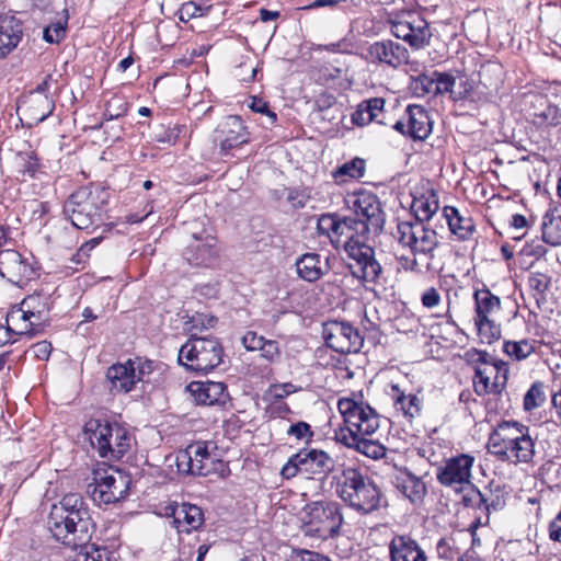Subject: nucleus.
I'll list each match as a JSON object with an SVG mask.
<instances>
[{
  "mask_svg": "<svg viewBox=\"0 0 561 561\" xmlns=\"http://www.w3.org/2000/svg\"><path fill=\"white\" fill-rule=\"evenodd\" d=\"M47 527L55 540L70 549L85 546L92 538L94 522L84 497L65 494L50 506Z\"/></svg>",
  "mask_w": 561,
  "mask_h": 561,
  "instance_id": "obj_1",
  "label": "nucleus"
},
{
  "mask_svg": "<svg viewBox=\"0 0 561 561\" xmlns=\"http://www.w3.org/2000/svg\"><path fill=\"white\" fill-rule=\"evenodd\" d=\"M337 409L343 416L345 428L335 432L336 440L371 459L386 455V447L376 439L367 438L379 428L376 411L363 402L342 398Z\"/></svg>",
  "mask_w": 561,
  "mask_h": 561,
  "instance_id": "obj_2",
  "label": "nucleus"
},
{
  "mask_svg": "<svg viewBox=\"0 0 561 561\" xmlns=\"http://www.w3.org/2000/svg\"><path fill=\"white\" fill-rule=\"evenodd\" d=\"M486 448L500 461L514 466H534L538 455L537 435L519 421L504 420L492 428Z\"/></svg>",
  "mask_w": 561,
  "mask_h": 561,
  "instance_id": "obj_3",
  "label": "nucleus"
},
{
  "mask_svg": "<svg viewBox=\"0 0 561 561\" xmlns=\"http://www.w3.org/2000/svg\"><path fill=\"white\" fill-rule=\"evenodd\" d=\"M393 236L410 252L398 257L402 270L422 275L434 271L440 239L433 228L422 221H402L397 225Z\"/></svg>",
  "mask_w": 561,
  "mask_h": 561,
  "instance_id": "obj_4",
  "label": "nucleus"
},
{
  "mask_svg": "<svg viewBox=\"0 0 561 561\" xmlns=\"http://www.w3.org/2000/svg\"><path fill=\"white\" fill-rule=\"evenodd\" d=\"M333 480L339 497L355 511L370 514L381 506L380 489L356 468H343Z\"/></svg>",
  "mask_w": 561,
  "mask_h": 561,
  "instance_id": "obj_5",
  "label": "nucleus"
},
{
  "mask_svg": "<svg viewBox=\"0 0 561 561\" xmlns=\"http://www.w3.org/2000/svg\"><path fill=\"white\" fill-rule=\"evenodd\" d=\"M84 435L101 458L119 460L130 449L134 436L123 425L91 419L84 424Z\"/></svg>",
  "mask_w": 561,
  "mask_h": 561,
  "instance_id": "obj_6",
  "label": "nucleus"
},
{
  "mask_svg": "<svg viewBox=\"0 0 561 561\" xmlns=\"http://www.w3.org/2000/svg\"><path fill=\"white\" fill-rule=\"evenodd\" d=\"M178 471L187 476L208 477L216 474L225 478L229 473L227 462L219 458L213 442H195L178 451L175 457Z\"/></svg>",
  "mask_w": 561,
  "mask_h": 561,
  "instance_id": "obj_7",
  "label": "nucleus"
},
{
  "mask_svg": "<svg viewBox=\"0 0 561 561\" xmlns=\"http://www.w3.org/2000/svg\"><path fill=\"white\" fill-rule=\"evenodd\" d=\"M178 359L188 370L207 374L222 363L224 347L215 336L192 333L180 348Z\"/></svg>",
  "mask_w": 561,
  "mask_h": 561,
  "instance_id": "obj_8",
  "label": "nucleus"
},
{
  "mask_svg": "<svg viewBox=\"0 0 561 561\" xmlns=\"http://www.w3.org/2000/svg\"><path fill=\"white\" fill-rule=\"evenodd\" d=\"M474 368L473 388L478 396L501 394L506 388L508 366L486 351L472 348L468 354Z\"/></svg>",
  "mask_w": 561,
  "mask_h": 561,
  "instance_id": "obj_9",
  "label": "nucleus"
},
{
  "mask_svg": "<svg viewBox=\"0 0 561 561\" xmlns=\"http://www.w3.org/2000/svg\"><path fill=\"white\" fill-rule=\"evenodd\" d=\"M335 459L327 451L317 448L301 449L291 455L280 470V476L293 479L299 473L306 474L308 480L314 481L309 476H319L322 482L335 469Z\"/></svg>",
  "mask_w": 561,
  "mask_h": 561,
  "instance_id": "obj_10",
  "label": "nucleus"
},
{
  "mask_svg": "<svg viewBox=\"0 0 561 561\" xmlns=\"http://www.w3.org/2000/svg\"><path fill=\"white\" fill-rule=\"evenodd\" d=\"M473 302L478 336L482 343L492 344L501 337V325L494 319L502 309L501 298L483 286L474 290Z\"/></svg>",
  "mask_w": 561,
  "mask_h": 561,
  "instance_id": "obj_11",
  "label": "nucleus"
},
{
  "mask_svg": "<svg viewBox=\"0 0 561 561\" xmlns=\"http://www.w3.org/2000/svg\"><path fill=\"white\" fill-rule=\"evenodd\" d=\"M306 533L320 539L336 536L343 523L340 505L336 502L316 501L302 511Z\"/></svg>",
  "mask_w": 561,
  "mask_h": 561,
  "instance_id": "obj_12",
  "label": "nucleus"
},
{
  "mask_svg": "<svg viewBox=\"0 0 561 561\" xmlns=\"http://www.w3.org/2000/svg\"><path fill=\"white\" fill-rule=\"evenodd\" d=\"M130 482V477L117 468L98 469L87 492L98 505L112 504L127 495Z\"/></svg>",
  "mask_w": 561,
  "mask_h": 561,
  "instance_id": "obj_13",
  "label": "nucleus"
},
{
  "mask_svg": "<svg viewBox=\"0 0 561 561\" xmlns=\"http://www.w3.org/2000/svg\"><path fill=\"white\" fill-rule=\"evenodd\" d=\"M367 237H358L351 233L344 244L345 252L350 259L347 266L351 274L359 280L377 283L382 267L375 257V250L366 244Z\"/></svg>",
  "mask_w": 561,
  "mask_h": 561,
  "instance_id": "obj_14",
  "label": "nucleus"
},
{
  "mask_svg": "<svg viewBox=\"0 0 561 561\" xmlns=\"http://www.w3.org/2000/svg\"><path fill=\"white\" fill-rule=\"evenodd\" d=\"M354 216H348L354 233L367 237L369 232L377 233L385 224V213L378 196L371 192H359L353 201Z\"/></svg>",
  "mask_w": 561,
  "mask_h": 561,
  "instance_id": "obj_15",
  "label": "nucleus"
},
{
  "mask_svg": "<svg viewBox=\"0 0 561 561\" xmlns=\"http://www.w3.org/2000/svg\"><path fill=\"white\" fill-rule=\"evenodd\" d=\"M64 214L77 229H89L101 220V208L96 197L88 188L72 193L64 205Z\"/></svg>",
  "mask_w": 561,
  "mask_h": 561,
  "instance_id": "obj_16",
  "label": "nucleus"
},
{
  "mask_svg": "<svg viewBox=\"0 0 561 561\" xmlns=\"http://www.w3.org/2000/svg\"><path fill=\"white\" fill-rule=\"evenodd\" d=\"M322 337L330 348L341 354L358 353L364 344V337L358 329L344 321L324 323Z\"/></svg>",
  "mask_w": 561,
  "mask_h": 561,
  "instance_id": "obj_17",
  "label": "nucleus"
},
{
  "mask_svg": "<svg viewBox=\"0 0 561 561\" xmlns=\"http://www.w3.org/2000/svg\"><path fill=\"white\" fill-rule=\"evenodd\" d=\"M390 31L415 49L430 44L432 32L428 23L417 13H407L390 21Z\"/></svg>",
  "mask_w": 561,
  "mask_h": 561,
  "instance_id": "obj_18",
  "label": "nucleus"
},
{
  "mask_svg": "<svg viewBox=\"0 0 561 561\" xmlns=\"http://www.w3.org/2000/svg\"><path fill=\"white\" fill-rule=\"evenodd\" d=\"M50 295L44 293H35L23 299L20 309L12 310L8 313V322H23V327L20 329V334L33 336V323L30 322V319L36 318L37 320H45L50 311Z\"/></svg>",
  "mask_w": 561,
  "mask_h": 561,
  "instance_id": "obj_19",
  "label": "nucleus"
},
{
  "mask_svg": "<svg viewBox=\"0 0 561 561\" xmlns=\"http://www.w3.org/2000/svg\"><path fill=\"white\" fill-rule=\"evenodd\" d=\"M474 461V457L469 454L451 457L438 467L436 479L442 485L453 488L456 491L462 490L463 485H472L471 470Z\"/></svg>",
  "mask_w": 561,
  "mask_h": 561,
  "instance_id": "obj_20",
  "label": "nucleus"
},
{
  "mask_svg": "<svg viewBox=\"0 0 561 561\" xmlns=\"http://www.w3.org/2000/svg\"><path fill=\"white\" fill-rule=\"evenodd\" d=\"M250 141V134L243 125L242 119L237 115L225 117L214 131V145L218 148L220 156L229 152Z\"/></svg>",
  "mask_w": 561,
  "mask_h": 561,
  "instance_id": "obj_21",
  "label": "nucleus"
},
{
  "mask_svg": "<svg viewBox=\"0 0 561 561\" xmlns=\"http://www.w3.org/2000/svg\"><path fill=\"white\" fill-rule=\"evenodd\" d=\"M0 275L8 282L22 287L36 276V272L20 252L8 249L0 252Z\"/></svg>",
  "mask_w": 561,
  "mask_h": 561,
  "instance_id": "obj_22",
  "label": "nucleus"
},
{
  "mask_svg": "<svg viewBox=\"0 0 561 561\" xmlns=\"http://www.w3.org/2000/svg\"><path fill=\"white\" fill-rule=\"evenodd\" d=\"M367 58L375 64L398 68L408 62L409 51L403 45L394 41L382 39L369 45Z\"/></svg>",
  "mask_w": 561,
  "mask_h": 561,
  "instance_id": "obj_23",
  "label": "nucleus"
},
{
  "mask_svg": "<svg viewBox=\"0 0 561 561\" xmlns=\"http://www.w3.org/2000/svg\"><path fill=\"white\" fill-rule=\"evenodd\" d=\"M390 482L398 492L411 503H421L427 493L426 484L422 478L408 468H396L390 476Z\"/></svg>",
  "mask_w": 561,
  "mask_h": 561,
  "instance_id": "obj_24",
  "label": "nucleus"
},
{
  "mask_svg": "<svg viewBox=\"0 0 561 561\" xmlns=\"http://www.w3.org/2000/svg\"><path fill=\"white\" fill-rule=\"evenodd\" d=\"M186 391L197 404L225 405L229 400V393L224 382L193 381L186 386Z\"/></svg>",
  "mask_w": 561,
  "mask_h": 561,
  "instance_id": "obj_25",
  "label": "nucleus"
},
{
  "mask_svg": "<svg viewBox=\"0 0 561 561\" xmlns=\"http://www.w3.org/2000/svg\"><path fill=\"white\" fill-rule=\"evenodd\" d=\"M389 561H427L420 543L409 535H396L388 545Z\"/></svg>",
  "mask_w": 561,
  "mask_h": 561,
  "instance_id": "obj_26",
  "label": "nucleus"
},
{
  "mask_svg": "<svg viewBox=\"0 0 561 561\" xmlns=\"http://www.w3.org/2000/svg\"><path fill=\"white\" fill-rule=\"evenodd\" d=\"M216 239L207 236L205 239L196 238L184 251V257L190 265L208 266L217 257Z\"/></svg>",
  "mask_w": 561,
  "mask_h": 561,
  "instance_id": "obj_27",
  "label": "nucleus"
},
{
  "mask_svg": "<svg viewBox=\"0 0 561 561\" xmlns=\"http://www.w3.org/2000/svg\"><path fill=\"white\" fill-rule=\"evenodd\" d=\"M23 36L22 23L13 15H0V59L13 51Z\"/></svg>",
  "mask_w": 561,
  "mask_h": 561,
  "instance_id": "obj_28",
  "label": "nucleus"
},
{
  "mask_svg": "<svg viewBox=\"0 0 561 561\" xmlns=\"http://www.w3.org/2000/svg\"><path fill=\"white\" fill-rule=\"evenodd\" d=\"M317 230L320 236L328 237L333 244L339 243L342 236L348 240V236L354 233L348 217L341 219L333 214L321 215L317 222Z\"/></svg>",
  "mask_w": 561,
  "mask_h": 561,
  "instance_id": "obj_29",
  "label": "nucleus"
},
{
  "mask_svg": "<svg viewBox=\"0 0 561 561\" xmlns=\"http://www.w3.org/2000/svg\"><path fill=\"white\" fill-rule=\"evenodd\" d=\"M397 412L411 421L421 414L422 399L414 393H407L399 385L392 383L388 392Z\"/></svg>",
  "mask_w": 561,
  "mask_h": 561,
  "instance_id": "obj_30",
  "label": "nucleus"
},
{
  "mask_svg": "<svg viewBox=\"0 0 561 561\" xmlns=\"http://www.w3.org/2000/svg\"><path fill=\"white\" fill-rule=\"evenodd\" d=\"M135 362L128 359L124 364H114L108 367L106 378L111 382L112 390L127 393L134 389L136 382Z\"/></svg>",
  "mask_w": 561,
  "mask_h": 561,
  "instance_id": "obj_31",
  "label": "nucleus"
},
{
  "mask_svg": "<svg viewBox=\"0 0 561 561\" xmlns=\"http://www.w3.org/2000/svg\"><path fill=\"white\" fill-rule=\"evenodd\" d=\"M173 523L179 533L190 534L197 530L204 523V514L199 506L182 503L173 511Z\"/></svg>",
  "mask_w": 561,
  "mask_h": 561,
  "instance_id": "obj_32",
  "label": "nucleus"
},
{
  "mask_svg": "<svg viewBox=\"0 0 561 561\" xmlns=\"http://www.w3.org/2000/svg\"><path fill=\"white\" fill-rule=\"evenodd\" d=\"M443 214L446 218L450 232L456 236L458 240L467 241L473 238L476 226L470 216L461 214L453 206H445Z\"/></svg>",
  "mask_w": 561,
  "mask_h": 561,
  "instance_id": "obj_33",
  "label": "nucleus"
},
{
  "mask_svg": "<svg viewBox=\"0 0 561 561\" xmlns=\"http://www.w3.org/2000/svg\"><path fill=\"white\" fill-rule=\"evenodd\" d=\"M408 118V136L415 140H424L432 131L427 112L421 105H409L405 110Z\"/></svg>",
  "mask_w": 561,
  "mask_h": 561,
  "instance_id": "obj_34",
  "label": "nucleus"
},
{
  "mask_svg": "<svg viewBox=\"0 0 561 561\" xmlns=\"http://www.w3.org/2000/svg\"><path fill=\"white\" fill-rule=\"evenodd\" d=\"M296 270L298 276L309 283L319 280L327 273V268L321 263L320 254L314 252L305 253L297 259Z\"/></svg>",
  "mask_w": 561,
  "mask_h": 561,
  "instance_id": "obj_35",
  "label": "nucleus"
},
{
  "mask_svg": "<svg viewBox=\"0 0 561 561\" xmlns=\"http://www.w3.org/2000/svg\"><path fill=\"white\" fill-rule=\"evenodd\" d=\"M439 202L437 194L431 190L426 194L415 197L412 203V210L415 214V221H428L438 210Z\"/></svg>",
  "mask_w": 561,
  "mask_h": 561,
  "instance_id": "obj_36",
  "label": "nucleus"
},
{
  "mask_svg": "<svg viewBox=\"0 0 561 561\" xmlns=\"http://www.w3.org/2000/svg\"><path fill=\"white\" fill-rule=\"evenodd\" d=\"M55 103L50 95H35L27 99L26 112L34 122H43L53 114Z\"/></svg>",
  "mask_w": 561,
  "mask_h": 561,
  "instance_id": "obj_37",
  "label": "nucleus"
},
{
  "mask_svg": "<svg viewBox=\"0 0 561 561\" xmlns=\"http://www.w3.org/2000/svg\"><path fill=\"white\" fill-rule=\"evenodd\" d=\"M542 241L552 247L561 245V215L548 211L542 218Z\"/></svg>",
  "mask_w": 561,
  "mask_h": 561,
  "instance_id": "obj_38",
  "label": "nucleus"
},
{
  "mask_svg": "<svg viewBox=\"0 0 561 561\" xmlns=\"http://www.w3.org/2000/svg\"><path fill=\"white\" fill-rule=\"evenodd\" d=\"M536 351V341L523 339L520 341H505L503 352L512 359L524 360Z\"/></svg>",
  "mask_w": 561,
  "mask_h": 561,
  "instance_id": "obj_39",
  "label": "nucleus"
},
{
  "mask_svg": "<svg viewBox=\"0 0 561 561\" xmlns=\"http://www.w3.org/2000/svg\"><path fill=\"white\" fill-rule=\"evenodd\" d=\"M528 287L538 307L546 301V293L550 287L551 278L547 274L535 272L528 276Z\"/></svg>",
  "mask_w": 561,
  "mask_h": 561,
  "instance_id": "obj_40",
  "label": "nucleus"
},
{
  "mask_svg": "<svg viewBox=\"0 0 561 561\" xmlns=\"http://www.w3.org/2000/svg\"><path fill=\"white\" fill-rule=\"evenodd\" d=\"M365 173V160L354 158L345 162L333 172L336 181L345 182L347 179H360Z\"/></svg>",
  "mask_w": 561,
  "mask_h": 561,
  "instance_id": "obj_41",
  "label": "nucleus"
},
{
  "mask_svg": "<svg viewBox=\"0 0 561 561\" xmlns=\"http://www.w3.org/2000/svg\"><path fill=\"white\" fill-rule=\"evenodd\" d=\"M533 123L537 127H554L561 124V112L552 104H547L533 116Z\"/></svg>",
  "mask_w": 561,
  "mask_h": 561,
  "instance_id": "obj_42",
  "label": "nucleus"
},
{
  "mask_svg": "<svg viewBox=\"0 0 561 561\" xmlns=\"http://www.w3.org/2000/svg\"><path fill=\"white\" fill-rule=\"evenodd\" d=\"M545 385L541 381H535L524 396V410L533 411L540 408L546 401Z\"/></svg>",
  "mask_w": 561,
  "mask_h": 561,
  "instance_id": "obj_43",
  "label": "nucleus"
},
{
  "mask_svg": "<svg viewBox=\"0 0 561 561\" xmlns=\"http://www.w3.org/2000/svg\"><path fill=\"white\" fill-rule=\"evenodd\" d=\"M462 496V503L466 507L477 510L479 513H490L489 497L474 485Z\"/></svg>",
  "mask_w": 561,
  "mask_h": 561,
  "instance_id": "obj_44",
  "label": "nucleus"
},
{
  "mask_svg": "<svg viewBox=\"0 0 561 561\" xmlns=\"http://www.w3.org/2000/svg\"><path fill=\"white\" fill-rule=\"evenodd\" d=\"M434 71L431 75L421 73L415 78H412V89L419 96H425L427 94L434 95Z\"/></svg>",
  "mask_w": 561,
  "mask_h": 561,
  "instance_id": "obj_45",
  "label": "nucleus"
},
{
  "mask_svg": "<svg viewBox=\"0 0 561 561\" xmlns=\"http://www.w3.org/2000/svg\"><path fill=\"white\" fill-rule=\"evenodd\" d=\"M434 95H442L445 93H453L456 79L453 75L447 72L434 71Z\"/></svg>",
  "mask_w": 561,
  "mask_h": 561,
  "instance_id": "obj_46",
  "label": "nucleus"
},
{
  "mask_svg": "<svg viewBox=\"0 0 561 561\" xmlns=\"http://www.w3.org/2000/svg\"><path fill=\"white\" fill-rule=\"evenodd\" d=\"M66 35V22H57L44 28L43 37L47 43L58 44Z\"/></svg>",
  "mask_w": 561,
  "mask_h": 561,
  "instance_id": "obj_47",
  "label": "nucleus"
},
{
  "mask_svg": "<svg viewBox=\"0 0 561 561\" xmlns=\"http://www.w3.org/2000/svg\"><path fill=\"white\" fill-rule=\"evenodd\" d=\"M128 104L119 98L111 99L104 112V116L107 119H115L121 116H124L127 113Z\"/></svg>",
  "mask_w": 561,
  "mask_h": 561,
  "instance_id": "obj_48",
  "label": "nucleus"
},
{
  "mask_svg": "<svg viewBox=\"0 0 561 561\" xmlns=\"http://www.w3.org/2000/svg\"><path fill=\"white\" fill-rule=\"evenodd\" d=\"M436 552L439 559L445 560H453L458 554L451 538H440L436 543Z\"/></svg>",
  "mask_w": 561,
  "mask_h": 561,
  "instance_id": "obj_49",
  "label": "nucleus"
},
{
  "mask_svg": "<svg viewBox=\"0 0 561 561\" xmlns=\"http://www.w3.org/2000/svg\"><path fill=\"white\" fill-rule=\"evenodd\" d=\"M287 435L294 436L297 439H307V442H309L313 437V432L307 422L300 421L289 426Z\"/></svg>",
  "mask_w": 561,
  "mask_h": 561,
  "instance_id": "obj_50",
  "label": "nucleus"
},
{
  "mask_svg": "<svg viewBox=\"0 0 561 561\" xmlns=\"http://www.w3.org/2000/svg\"><path fill=\"white\" fill-rule=\"evenodd\" d=\"M202 15V8L192 1L183 3L179 9V19L182 22H188L191 19Z\"/></svg>",
  "mask_w": 561,
  "mask_h": 561,
  "instance_id": "obj_51",
  "label": "nucleus"
},
{
  "mask_svg": "<svg viewBox=\"0 0 561 561\" xmlns=\"http://www.w3.org/2000/svg\"><path fill=\"white\" fill-rule=\"evenodd\" d=\"M249 107L253 112L265 114L268 117L271 124H274L276 122V114L270 110L268 103L263 99L253 96L251 103L249 104Z\"/></svg>",
  "mask_w": 561,
  "mask_h": 561,
  "instance_id": "obj_52",
  "label": "nucleus"
},
{
  "mask_svg": "<svg viewBox=\"0 0 561 561\" xmlns=\"http://www.w3.org/2000/svg\"><path fill=\"white\" fill-rule=\"evenodd\" d=\"M520 253L524 256L540 259L547 253V249L540 241L534 240L531 242H526L522 248Z\"/></svg>",
  "mask_w": 561,
  "mask_h": 561,
  "instance_id": "obj_53",
  "label": "nucleus"
},
{
  "mask_svg": "<svg viewBox=\"0 0 561 561\" xmlns=\"http://www.w3.org/2000/svg\"><path fill=\"white\" fill-rule=\"evenodd\" d=\"M364 104L366 111L371 114V122L377 121L379 124H382V121H379L378 116L383 111L385 100L381 98H371L364 101Z\"/></svg>",
  "mask_w": 561,
  "mask_h": 561,
  "instance_id": "obj_54",
  "label": "nucleus"
},
{
  "mask_svg": "<svg viewBox=\"0 0 561 561\" xmlns=\"http://www.w3.org/2000/svg\"><path fill=\"white\" fill-rule=\"evenodd\" d=\"M442 298L439 291L435 287H430L421 296L423 307L432 309L439 305Z\"/></svg>",
  "mask_w": 561,
  "mask_h": 561,
  "instance_id": "obj_55",
  "label": "nucleus"
},
{
  "mask_svg": "<svg viewBox=\"0 0 561 561\" xmlns=\"http://www.w3.org/2000/svg\"><path fill=\"white\" fill-rule=\"evenodd\" d=\"M265 339L255 332L249 331L242 337V344L248 351H259Z\"/></svg>",
  "mask_w": 561,
  "mask_h": 561,
  "instance_id": "obj_56",
  "label": "nucleus"
},
{
  "mask_svg": "<svg viewBox=\"0 0 561 561\" xmlns=\"http://www.w3.org/2000/svg\"><path fill=\"white\" fill-rule=\"evenodd\" d=\"M287 202L291 204L294 208H304L307 205L309 195L305 191L290 190L286 197Z\"/></svg>",
  "mask_w": 561,
  "mask_h": 561,
  "instance_id": "obj_57",
  "label": "nucleus"
},
{
  "mask_svg": "<svg viewBox=\"0 0 561 561\" xmlns=\"http://www.w3.org/2000/svg\"><path fill=\"white\" fill-rule=\"evenodd\" d=\"M352 123L357 126H365L371 123V114L366 111L364 101L358 104L357 108L352 114Z\"/></svg>",
  "mask_w": 561,
  "mask_h": 561,
  "instance_id": "obj_58",
  "label": "nucleus"
},
{
  "mask_svg": "<svg viewBox=\"0 0 561 561\" xmlns=\"http://www.w3.org/2000/svg\"><path fill=\"white\" fill-rule=\"evenodd\" d=\"M261 354L267 360H274L279 356L278 343L273 340H265L264 345L260 347Z\"/></svg>",
  "mask_w": 561,
  "mask_h": 561,
  "instance_id": "obj_59",
  "label": "nucleus"
},
{
  "mask_svg": "<svg viewBox=\"0 0 561 561\" xmlns=\"http://www.w3.org/2000/svg\"><path fill=\"white\" fill-rule=\"evenodd\" d=\"M136 367V382L144 381L145 376L150 375L153 370V362L142 360L138 358L134 360Z\"/></svg>",
  "mask_w": 561,
  "mask_h": 561,
  "instance_id": "obj_60",
  "label": "nucleus"
},
{
  "mask_svg": "<svg viewBox=\"0 0 561 561\" xmlns=\"http://www.w3.org/2000/svg\"><path fill=\"white\" fill-rule=\"evenodd\" d=\"M8 321V318L5 319ZM12 322H7L5 325L0 324V347L8 344V343H14L15 340L13 339L14 335H21L20 330L15 331L11 328Z\"/></svg>",
  "mask_w": 561,
  "mask_h": 561,
  "instance_id": "obj_61",
  "label": "nucleus"
},
{
  "mask_svg": "<svg viewBox=\"0 0 561 561\" xmlns=\"http://www.w3.org/2000/svg\"><path fill=\"white\" fill-rule=\"evenodd\" d=\"M34 356L41 360H47L51 353V344L47 341H41L32 346Z\"/></svg>",
  "mask_w": 561,
  "mask_h": 561,
  "instance_id": "obj_62",
  "label": "nucleus"
},
{
  "mask_svg": "<svg viewBox=\"0 0 561 561\" xmlns=\"http://www.w3.org/2000/svg\"><path fill=\"white\" fill-rule=\"evenodd\" d=\"M293 561H329L327 558L309 550H300L293 556Z\"/></svg>",
  "mask_w": 561,
  "mask_h": 561,
  "instance_id": "obj_63",
  "label": "nucleus"
},
{
  "mask_svg": "<svg viewBox=\"0 0 561 561\" xmlns=\"http://www.w3.org/2000/svg\"><path fill=\"white\" fill-rule=\"evenodd\" d=\"M551 405L557 420L561 424V388L551 394Z\"/></svg>",
  "mask_w": 561,
  "mask_h": 561,
  "instance_id": "obj_64",
  "label": "nucleus"
}]
</instances>
